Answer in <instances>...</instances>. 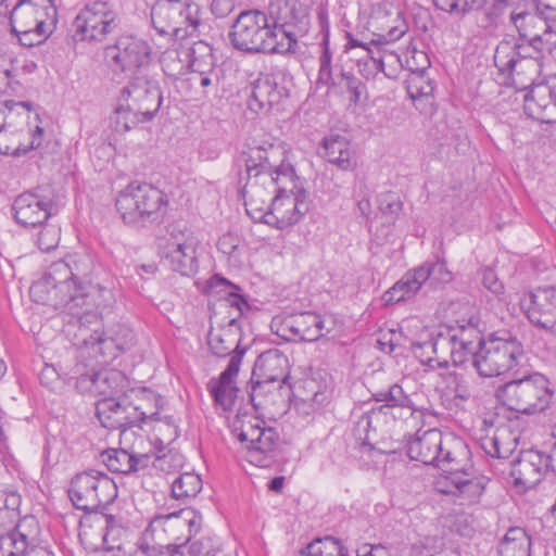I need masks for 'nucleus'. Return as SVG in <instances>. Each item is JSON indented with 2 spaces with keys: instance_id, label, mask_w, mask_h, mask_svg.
I'll list each match as a JSON object with an SVG mask.
<instances>
[{
  "instance_id": "nucleus-1",
  "label": "nucleus",
  "mask_w": 556,
  "mask_h": 556,
  "mask_svg": "<svg viewBox=\"0 0 556 556\" xmlns=\"http://www.w3.org/2000/svg\"><path fill=\"white\" fill-rule=\"evenodd\" d=\"M88 266L84 258L67 255L53 262L43 277L33 283L30 295L37 303L51 305L76 317L79 325H100V308L114 302L111 289L85 280Z\"/></svg>"
},
{
  "instance_id": "nucleus-2",
  "label": "nucleus",
  "mask_w": 556,
  "mask_h": 556,
  "mask_svg": "<svg viewBox=\"0 0 556 556\" xmlns=\"http://www.w3.org/2000/svg\"><path fill=\"white\" fill-rule=\"evenodd\" d=\"M538 54H523L511 45L501 41L494 53V65L500 74L516 88L530 90L525 94V113L532 119L551 124L556 122V75L545 83L533 84L540 74L541 61Z\"/></svg>"
},
{
  "instance_id": "nucleus-3",
  "label": "nucleus",
  "mask_w": 556,
  "mask_h": 556,
  "mask_svg": "<svg viewBox=\"0 0 556 556\" xmlns=\"http://www.w3.org/2000/svg\"><path fill=\"white\" fill-rule=\"evenodd\" d=\"M262 160L266 164L277 165L274 178L263 174L275 195L269 211L262 216L265 217V224L286 229L300 222L308 212L307 192L295 174L294 166L287 161L286 150L280 144L279 148H270Z\"/></svg>"
},
{
  "instance_id": "nucleus-4",
  "label": "nucleus",
  "mask_w": 556,
  "mask_h": 556,
  "mask_svg": "<svg viewBox=\"0 0 556 556\" xmlns=\"http://www.w3.org/2000/svg\"><path fill=\"white\" fill-rule=\"evenodd\" d=\"M270 148H279V144L252 140L243 146L233 160V170L238 177V188L244 200L245 211L254 220L263 223L265 217L262 215L267 214L274 199L273 188L266 182L263 174L266 173L274 178V172H277L276 164L269 165L262 160Z\"/></svg>"
},
{
  "instance_id": "nucleus-5",
  "label": "nucleus",
  "mask_w": 556,
  "mask_h": 556,
  "mask_svg": "<svg viewBox=\"0 0 556 556\" xmlns=\"http://www.w3.org/2000/svg\"><path fill=\"white\" fill-rule=\"evenodd\" d=\"M163 102L159 83L146 74L130 77L122 88L112 115L111 127L115 132L125 134L139 124L151 122Z\"/></svg>"
},
{
  "instance_id": "nucleus-6",
  "label": "nucleus",
  "mask_w": 556,
  "mask_h": 556,
  "mask_svg": "<svg viewBox=\"0 0 556 556\" xmlns=\"http://www.w3.org/2000/svg\"><path fill=\"white\" fill-rule=\"evenodd\" d=\"M264 54L295 53L309 28L308 8L299 0H269Z\"/></svg>"
},
{
  "instance_id": "nucleus-7",
  "label": "nucleus",
  "mask_w": 556,
  "mask_h": 556,
  "mask_svg": "<svg viewBox=\"0 0 556 556\" xmlns=\"http://www.w3.org/2000/svg\"><path fill=\"white\" fill-rule=\"evenodd\" d=\"M75 379V388L81 394L101 396L125 397V400L136 397L137 400H147L153 402L156 407H162V397L146 387H130V381L126 375L117 369L103 368L96 370L92 364H76L72 370V377Z\"/></svg>"
},
{
  "instance_id": "nucleus-8",
  "label": "nucleus",
  "mask_w": 556,
  "mask_h": 556,
  "mask_svg": "<svg viewBox=\"0 0 556 556\" xmlns=\"http://www.w3.org/2000/svg\"><path fill=\"white\" fill-rule=\"evenodd\" d=\"M468 444L453 432L439 429L418 430L406 443L410 459L431 465L440 470L466 466Z\"/></svg>"
},
{
  "instance_id": "nucleus-9",
  "label": "nucleus",
  "mask_w": 556,
  "mask_h": 556,
  "mask_svg": "<svg viewBox=\"0 0 556 556\" xmlns=\"http://www.w3.org/2000/svg\"><path fill=\"white\" fill-rule=\"evenodd\" d=\"M8 17L20 43L30 48L42 43L54 31L58 10L54 0H18Z\"/></svg>"
},
{
  "instance_id": "nucleus-10",
  "label": "nucleus",
  "mask_w": 556,
  "mask_h": 556,
  "mask_svg": "<svg viewBox=\"0 0 556 556\" xmlns=\"http://www.w3.org/2000/svg\"><path fill=\"white\" fill-rule=\"evenodd\" d=\"M495 395L509 410L532 415L549 406L553 391L548 379L542 374L534 372L498 387Z\"/></svg>"
},
{
  "instance_id": "nucleus-11",
  "label": "nucleus",
  "mask_w": 556,
  "mask_h": 556,
  "mask_svg": "<svg viewBox=\"0 0 556 556\" xmlns=\"http://www.w3.org/2000/svg\"><path fill=\"white\" fill-rule=\"evenodd\" d=\"M168 204L166 194L150 184L131 182L117 195L115 206L125 224L138 225L161 218Z\"/></svg>"
},
{
  "instance_id": "nucleus-12",
  "label": "nucleus",
  "mask_w": 556,
  "mask_h": 556,
  "mask_svg": "<svg viewBox=\"0 0 556 556\" xmlns=\"http://www.w3.org/2000/svg\"><path fill=\"white\" fill-rule=\"evenodd\" d=\"M522 357L519 340L508 331H497L481 342L473 367L481 377H495L518 366Z\"/></svg>"
},
{
  "instance_id": "nucleus-13",
  "label": "nucleus",
  "mask_w": 556,
  "mask_h": 556,
  "mask_svg": "<svg viewBox=\"0 0 556 556\" xmlns=\"http://www.w3.org/2000/svg\"><path fill=\"white\" fill-rule=\"evenodd\" d=\"M67 494L75 508L89 514L111 505L118 495V489L105 472L88 469L72 477Z\"/></svg>"
},
{
  "instance_id": "nucleus-14",
  "label": "nucleus",
  "mask_w": 556,
  "mask_h": 556,
  "mask_svg": "<svg viewBox=\"0 0 556 556\" xmlns=\"http://www.w3.org/2000/svg\"><path fill=\"white\" fill-rule=\"evenodd\" d=\"M103 59L114 75L132 77L151 64L153 51L150 43L136 35L123 34L103 49Z\"/></svg>"
},
{
  "instance_id": "nucleus-15",
  "label": "nucleus",
  "mask_w": 556,
  "mask_h": 556,
  "mask_svg": "<svg viewBox=\"0 0 556 556\" xmlns=\"http://www.w3.org/2000/svg\"><path fill=\"white\" fill-rule=\"evenodd\" d=\"M118 25L117 12L109 1L87 2L71 25V37L77 42H102Z\"/></svg>"
},
{
  "instance_id": "nucleus-16",
  "label": "nucleus",
  "mask_w": 556,
  "mask_h": 556,
  "mask_svg": "<svg viewBox=\"0 0 556 556\" xmlns=\"http://www.w3.org/2000/svg\"><path fill=\"white\" fill-rule=\"evenodd\" d=\"M160 408L147 400L110 396L98 401L96 414L104 428L126 429L148 419H157Z\"/></svg>"
},
{
  "instance_id": "nucleus-17",
  "label": "nucleus",
  "mask_w": 556,
  "mask_h": 556,
  "mask_svg": "<svg viewBox=\"0 0 556 556\" xmlns=\"http://www.w3.org/2000/svg\"><path fill=\"white\" fill-rule=\"evenodd\" d=\"M202 11L192 0H156L151 8V22L160 35L179 31L192 34L200 26Z\"/></svg>"
},
{
  "instance_id": "nucleus-18",
  "label": "nucleus",
  "mask_w": 556,
  "mask_h": 556,
  "mask_svg": "<svg viewBox=\"0 0 556 556\" xmlns=\"http://www.w3.org/2000/svg\"><path fill=\"white\" fill-rule=\"evenodd\" d=\"M445 476L446 489H440L442 493L450 494L459 505L478 504L485 491L489 479L482 475L475 473L471 459V451L467 447L466 466H455L442 470Z\"/></svg>"
},
{
  "instance_id": "nucleus-19",
  "label": "nucleus",
  "mask_w": 556,
  "mask_h": 556,
  "mask_svg": "<svg viewBox=\"0 0 556 556\" xmlns=\"http://www.w3.org/2000/svg\"><path fill=\"white\" fill-rule=\"evenodd\" d=\"M195 53L198 58L191 63L187 78L181 79V87H187L194 100L206 98L212 91H217L220 81V70L216 65L212 47L198 41Z\"/></svg>"
},
{
  "instance_id": "nucleus-20",
  "label": "nucleus",
  "mask_w": 556,
  "mask_h": 556,
  "mask_svg": "<svg viewBox=\"0 0 556 556\" xmlns=\"http://www.w3.org/2000/svg\"><path fill=\"white\" fill-rule=\"evenodd\" d=\"M267 22L268 11H242L236 17L229 33L232 47L249 54L264 53Z\"/></svg>"
},
{
  "instance_id": "nucleus-21",
  "label": "nucleus",
  "mask_w": 556,
  "mask_h": 556,
  "mask_svg": "<svg viewBox=\"0 0 556 556\" xmlns=\"http://www.w3.org/2000/svg\"><path fill=\"white\" fill-rule=\"evenodd\" d=\"M289 378L288 357L277 349L263 352L255 361L252 371V387L249 393L250 401L254 408L263 407L264 402L260 399L264 386L278 382L286 383Z\"/></svg>"
},
{
  "instance_id": "nucleus-22",
  "label": "nucleus",
  "mask_w": 556,
  "mask_h": 556,
  "mask_svg": "<svg viewBox=\"0 0 556 556\" xmlns=\"http://www.w3.org/2000/svg\"><path fill=\"white\" fill-rule=\"evenodd\" d=\"M332 318H327L317 313L303 312L281 319L274 318L271 327L275 332L286 341L315 342L331 331Z\"/></svg>"
},
{
  "instance_id": "nucleus-23",
  "label": "nucleus",
  "mask_w": 556,
  "mask_h": 556,
  "mask_svg": "<svg viewBox=\"0 0 556 556\" xmlns=\"http://www.w3.org/2000/svg\"><path fill=\"white\" fill-rule=\"evenodd\" d=\"M198 238L190 230L172 235L160 248V256L174 271L190 277L198 271Z\"/></svg>"
},
{
  "instance_id": "nucleus-24",
  "label": "nucleus",
  "mask_w": 556,
  "mask_h": 556,
  "mask_svg": "<svg viewBox=\"0 0 556 556\" xmlns=\"http://www.w3.org/2000/svg\"><path fill=\"white\" fill-rule=\"evenodd\" d=\"M520 307L531 324L556 334V287H538L525 293Z\"/></svg>"
},
{
  "instance_id": "nucleus-25",
  "label": "nucleus",
  "mask_w": 556,
  "mask_h": 556,
  "mask_svg": "<svg viewBox=\"0 0 556 556\" xmlns=\"http://www.w3.org/2000/svg\"><path fill=\"white\" fill-rule=\"evenodd\" d=\"M288 96L282 73H261L250 85L248 108L256 114L267 113Z\"/></svg>"
},
{
  "instance_id": "nucleus-26",
  "label": "nucleus",
  "mask_w": 556,
  "mask_h": 556,
  "mask_svg": "<svg viewBox=\"0 0 556 556\" xmlns=\"http://www.w3.org/2000/svg\"><path fill=\"white\" fill-rule=\"evenodd\" d=\"M264 420L251 417L242 421L238 439L245 442L250 453L251 462L265 466L264 458L271 456L279 442L278 432L271 427H264Z\"/></svg>"
},
{
  "instance_id": "nucleus-27",
  "label": "nucleus",
  "mask_w": 556,
  "mask_h": 556,
  "mask_svg": "<svg viewBox=\"0 0 556 556\" xmlns=\"http://www.w3.org/2000/svg\"><path fill=\"white\" fill-rule=\"evenodd\" d=\"M89 325H79L78 357L84 359L88 357L98 365L115 358L122 350L121 344L112 337L105 336L101 330V323L99 326L94 325L93 329H89Z\"/></svg>"
},
{
  "instance_id": "nucleus-28",
  "label": "nucleus",
  "mask_w": 556,
  "mask_h": 556,
  "mask_svg": "<svg viewBox=\"0 0 556 556\" xmlns=\"http://www.w3.org/2000/svg\"><path fill=\"white\" fill-rule=\"evenodd\" d=\"M12 211L16 223L24 227H36L42 225L56 210L47 195L28 191L15 198Z\"/></svg>"
},
{
  "instance_id": "nucleus-29",
  "label": "nucleus",
  "mask_w": 556,
  "mask_h": 556,
  "mask_svg": "<svg viewBox=\"0 0 556 556\" xmlns=\"http://www.w3.org/2000/svg\"><path fill=\"white\" fill-rule=\"evenodd\" d=\"M241 363L242 353L238 352L229 359L227 367L219 375L218 379H213L208 383L215 405L223 412H230L233 408L239 391L236 386V378L239 374Z\"/></svg>"
},
{
  "instance_id": "nucleus-30",
  "label": "nucleus",
  "mask_w": 556,
  "mask_h": 556,
  "mask_svg": "<svg viewBox=\"0 0 556 556\" xmlns=\"http://www.w3.org/2000/svg\"><path fill=\"white\" fill-rule=\"evenodd\" d=\"M439 376L443 405L450 410L464 408L472 395L469 378L455 370L443 371Z\"/></svg>"
},
{
  "instance_id": "nucleus-31",
  "label": "nucleus",
  "mask_w": 556,
  "mask_h": 556,
  "mask_svg": "<svg viewBox=\"0 0 556 556\" xmlns=\"http://www.w3.org/2000/svg\"><path fill=\"white\" fill-rule=\"evenodd\" d=\"M545 454L536 450L521 452L518 460L513 467L511 476L515 484L525 488H533L548 471Z\"/></svg>"
},
{
  "instance_id": "nucleus-32",
  "label": "nucleus",
  "mask_w": 556,
  "mask_h": 556,
  "mask_svg": "<svg viewBox=\"0 0 556 556\" xmlns=\"http://www.w3.org/2000/svg\"><path fill=\"white\" fill-rule=\"evenodd\" d=\"M320 154L341 170H354L357 155L351 141L343 135L330 134L323 139Z\"/></svg>"
},
{
  "instance_id": "nucleus-33",
  "label": "nucleus",
  "mask_w": 556,
  "mask_h": 556,
  "mask_svg": "<svg viewBox=\"0 0 556 556\" xmlns=\"http://www.w3.org/2000/svg\"><path fill=\"white\" fill-rule=\"evenodd\" d=\"M43 136V128L36 126L31 135L16 131L9 127L0 126V153L4 155L18 156L31 149L40 147Z\"/></svg>"
},
{
  "instance_id": "nucleus-34",
  "label": "nucleus",
  "mask_w": 556,
  "mask_h": 556,
  "mask_svg": "<svg viewBox=\"0 0 556 556\" xmlns=\"http://www.w3.org/2000/svg\"><path fill=\"white\" fill-rule=\"evenodd\" d=\"M197 48L198 41L192 45L180 42L177 47L167 49L161 59L164 74L174 79H180L181 76L188 75L191 63L198 58Z\"/></svg>"
},
{
  "instance_id": "nucleus-35",
  "label": "nucleus",
  "mask_w": 556,
  "mask_h": 556,
  "mask_svg": "<svg viewBox=\"0 0 556 556\" xmlns=\"http://www.w3.org/2000/svg\"><path fill=\"white\" fill-rule=\"evenodd\" d=\"M321 41H320V53L318 56V73L316 78V87H327L328 89L336 90L339 79L341 78V68L333 66L332 56L333 53L330 49L329 43V26L328 22L321 20Z\"/></svg>"
},
{
  "instance_id": "nucleus-36",
  "label": "nucleus",
  "mask_w": 556,
  "mask_h": 556,
  "mask_svg": "<svg viewBox=\"0 0 556 556\" xmlns=\"http://www.w3.org/2000/svg\"><path fill=\"white\" fill-rule=\"evenodd\" d=\"M240 326L236 317H231L228 321L227 328L222 329L219 332L210 331L207 336V344L211 352L217 357L230 356V358L238 352L245 354L247 349L240 346Z\"/></svg>"
},
{
  "instance_id": "nucleus-37",
  "label": "nucleus",
  "mask_w": 556,
  "mask_h": 556,
  "mask_svg": "<svg viewBox=\"0 0 556 556\" xmlns=\"http://www.w3.org/2000/svg\"><path fill=\"white\" fill-rule=\"evenodd\" d=\"M101 460L111 472L130 475L148 468L149 457L124 448H109L101 453Z\"/></svg>"
},
{
  "instance_id": "nucleus-38",
  "label": "nucleus",
  "mask_w": 556,
  "mask_h": 556,
  "mask_svg": "<svg viewBox=\"0 0 556 556\" xmlns=\"http://www.w3.org/2000/svg\"><path fill=\"white\" fill-rule=\"evenodd\" d=\"M372 396L376 402H384L386 404L363 415L358 421V427L364 426L365 428H371L374 418L378 417L384 409L391 407L414 409V402L410 396L397 383L391 384L387 390L376 392Z\"/></svg>"
},
{
  "instance_id": "nucleus-39",
  "label": "nucleus",
  "mask_w": 556,
  "mask_h": 556,
  "mask_svg": "<svg viewBox=\"0 0 556 556\" xmlns=\"http://www.w3.org/2000/svg\"><path fill=\"white\" fill-rule=\"evenodd\" d=\"M207 288L212 293H220L228 306L237 312V319L248 314L251 305L242 294L239 286L218 275L212 276L207 281Z\"/></svg>"
},
{
  "instance_id": "nucleus-40",
  "label": "nucleus",
  "mask_w": 556,
  "mask_h": 556,
  "mask_svg": "<svg viewBox=\"0 0 556 556\" xmlns=\"http://www.w3.org/2000/svg\"><path fill=\"white\" fill-rule=\"evenodd\" d=\"M31 109L30 102L7 100L0 103V126L14 129V134L22 131L31 135V130L27 129Z\"/></svg>"
},
{
  "instance_id": "nucleus-41",
  "label": "nucleus",
  "mask_w": 556,
  "mask_h": 556,
  "mask_svg": "<svg viewBox=\"0 0 556 556\" xmlns=\"http://www.w3.org/2000/svg\"><path fill=\"white\" fill-rule=\"evenodd\" d=\"M531 538L521 527H510L497 544L498 556H530Z\"/></svg>"
},
{
  "instance_id": "nucleus-42",
  "label": "nucleus",
  "mask_w": 556,
  "mask_h": 556,
  "mask_svg": "<svg viewBox=\"0 0 556 556\" xmlns=\"http://www.w3.org/2000/svg\"><path fill=\"white\" fill-rule=\"evenodd\" d=\"M34 518H24L22 521L2 530L5 544L11 556H23L33 546L27 527L35 525Z\"/></svg>"
},
{
  "instance_id": "nucleus-43",
  "label": "nucleus",
  "mask_w": 556,
  "mask_h": 556,
  "mask_svg": "<svg viewBox=\"0 0 556 556\" xmlns=\"http://www.w3.org/2000/svg\"><path fill=\"white\" fill-rule=\"evenodd\" d=\"M419 275V267L408 270L384 293L383 299L386 303H397L415 295L420 290L421 286L426 283Z\"/></svg>"
},
{
  "instance_id": "nucleus-44",
  "label": "nucleus",
  "mask_w": 556,
  "mask_h": 556,
  "mask_svg": "<svg viewBox=\"0 0 556 556\" xmlns=\"http://www.w3.org/2000/svg\"><path fill=\"white\" fill-rule=\"evenodd\" d=\"M202 488V479L198 473L184 472L174 479L170 491L175 500L187 503L194 498Z\"/></svg>"
},
{
  "instance_id": "nucleus-45",
  "label": "nucleus",
  "mask_w": 556,
  "mask_h": 556,
  "mask_svg": "<svg viewBox=\"0 0 556 556\" xmlns=\"http://www.w3.org/2000/svg\"><path fill=\"white\" fill-rule=\"evenodd\" d=\"M507 434L506 429H497L493 435L484 437L480 441V446L484 453L493 458H507L516 446V439L504 442Z\"/></svg>"
},
{
  "instance_id": "nucleus-46",
  "label": "nucleus",
  "mask_w": 556,
  "mask_h": 556,
  "mask_svg": "<svg viewBox=\"0 0 556 556\" xmlns=\"http://www.w3.org/2000/svg\"><path fill=\"white\" fill-rule=\"evenodd\" d=\"M21 495L11 489L0 488V528H8L18 518Z\"/></svg>"
},
{
  "instance_id": "nucleus-47",
  "label": "nucleus",
  "mask_w": 556,
  "mask_h": 556,
  "mask_svg": "<svg viewBox=\"0 0 556 556\" xmlns=\"http://www.w3.org/2000/svg\"><path fill=\"white\" fill-rule=\"evenodd\" d=\"M510 18L517 28L519 36L527 41H531L536 34L541 31V28L546 26V21L542 18L538 12L513 13Z\"/></svg>"
},
{
  "instance_id": "nucleus-48",
  "label": "nucleus",
  "mask_w": 556,
  "mask_h": 556,
  "mask_svg": "<svg viewBox=\"0 0 556 556\" xmlns=\"http://www.w3.org/2000/svg\"><path fill=\"white\" fill-rule=\"evenodd\" d=\"M433 346L431 349L434 350V367L447 369L450 366V361L452 362V349L454 348V339L448 330L439 331L432 333Z\"/></svg>"
},
{
  "instance_id": "nucleus-49",
  "label": "nucleus",
  "mask_w": 556,
  "mask_h": 556,
  "mask_svg": "<svg viewBox=\"0 0 556 556\" xmlns=\"http://www.w3.org/2000/svg\"><path fill=\"white\" fill-rule=\"evenodd\" d=\"M338 91L349 93L350 103L356 105L367 98L366 85L357 78L352 72L341 68V78L339 79Z\"/></svg>"
},
{
  "instance_id": "nucleus-50",
  "label": "nucleus",
  "mask_w": 556,
  "mask_h": 556,
  "mask_svg": "<svg viewBox=\"0 0 556 556\" xmlns=\"http://www.w3.org/2000/svg\"><path fill=\"white\" fill-rule=\"evenodd\" d=\"M341 541L338 539L326 535L324 538H316L303 548L299 551L296 556H334L336 553L341 551Z\"/></svg>"
},
{
  "instance_id": "nucleus-51",
  "label": "nucleus",
  "mask_w": 556,
  "mask_h": 556,
  "mask_svg": "<svg viewBox=\"0 0 556 556\" xmlns=\"http://www.w3.org/2000/svg\"><path fill=\"white\" fill-rule=\"evenodd\" d=\"M434 86L425 73H413L407 80V92L414 102L425 100L431 103Z\"/></svg>"
},
{
  "instance_id": "nucleus-52",
  "label": "nucleus",
  "mask_w": 556,
  "mask_h": 556,
  "mask_svg": "<svg viewBox=\"0 0 556 556\" xmlns=\"http://www.w3.org/2000/svg\"><path fill=\"white\" fill-rule=\"evenodd\" d=\"M307 393L301 397V408L308 414L311 412L321 409L330 401V393L326 388L321 389L316 381L306 382Z\"/></svg>"
},
{
  "instance_id": "nucleus-53",
  "label": "nucleus",
  "mask_w": 556,
  "mask_h": 556,
  "mask_svg": "<svg viewBox=\"0 0 556 556\" xmlns=\"http://www.w3.org/2000/svg\"><path fill=\"white\" fill-rule=\"evenodd\" d=\"M448 330L454 341L462 342L463 344L466 343L469 345H475L479 349L481 346V342H484L485 339L481 336L478 325L473 323V318H470L466 323L448 327Z\"/></svg>"
},
{
  "instance_id": "nucleus-54",
  "label": "nucleus",
  "mask_w": 556,
  "mask_h": 556,
  "mask_svg": "<svg viewBox=\"0 0 556 556\" xmlns=\"http://www.w3.org/2000/svg\"><path fill=\"white\" fill-rule=\"evenodd\" d=\"M418 267L420 270L419 277H421L425 282L429 281L431 286L437 287L439 285L446 283L452 279V274L447 269L444 261L426 262Z\"/></svg>"
},
{
  "instance_id": "nucleus-55",
  "label": "nucleus",
  "mask_w": 556,
  "mask_h": 556,
  "mask_svg": "<svg viewBox=\"0 0 556 556\" xmlns=\"http://www.w3.org/2000/svg\"><path fill=\"white\" fill-rule=\"evenodd\" d=\"M358 71L362 76L366 79L375 78L378 73H383L386 77H391L384 70V63L382 56L374 50H368L366 54H363L357 61Z\"/></svg>"
},
{
  "instance_id": "nucleus-56",
  "label": "nucleus",
  "mask_w": 556,
  "mask_h": 556,
  "mask_svg": "<svg viewBox=\"0 0 556 556\" xmlns=\"http://www.w3.org/2000/svg\"><path fill=\"white\" fill-rule=\"evenodd\" d=\"M529 45L532 47V50L540 58L543 53H551L554 49H556V29L553 25L546 22V26L541 28V31L536 34V36L529 41Z\"/></svg>"
},
{
  "instance_id": "nucleus-57",
  "label": "nucleus",
  "mask_w": 556,
  "mask_h": 556,
  "mask_svg": "<svg viewBox=\"0 0 556 556\" xmlns=\"http://www.w3.org/2000/svg\"><path fill=\"white\" fill-rule=\"evenodd\" d=\"M488 0H433L434 5L444 12L456 15L481 9Z\"/></svg>"
},
{
  "instance_id": "nucleus-58",
  "label": "nucleus",
  "mask_w": 556,
  "mask_h": 556,
  "mask_svg": "<svg viewBox=\"0 0 556 556\" xmlns=\"http://www.w3.org/2000/svg\"><path fill=\"white\" fill-rule=\"evenodd\" d=\"M378 206L381 214L390 220H395L403 210V203L394 192L381 193L378 197Z\"/></svg>"
},
{
  "instance_id": "nucleus-59",
  "label": "nucleus",
  "mask_w": 556,
  "mask_h": 556,
  "mask_svg": "<svg viewBox=\"0 0 556 556\" xmlns=\"http://www.w3.org/2000/svg\"><path fill=\"white\" fill-rule=\"evenodd\" d=\"M60 236L61 230L59 227L55 225L46 224L37 235L36 244L41 251L49 252L58 247Z\"/></svg>"
},
{
  "instance_id": "nucleus-60",
  "label": "nucleus",
  "mask_w": 556,
  "mask_h": 556,
  "mask_svg": "<svg viewBox=\"0 0 556 556\" xmlns=\"http://www.w3.org/2000/svg\"><path fill=\"white\" fill-rule=\"evenodd\" d=\"M431 346H433L432 333L428 340L414 342L412 344V351L415 357L424 366H427L430 369H438V367H434V350L431 349Z\"/></svg>"
},
{
  "instance_id": "nucleus-61",
  "label": "nucleus",
  "mask_w": 556,
  "mask_h": 556,
  "mask_svg": "<svg viewBox=\"0 0 556 556\" xmlns=\"http://www.w3.org/2000/svg\"><path fill=\"white\" fill-rule=\"evenodd\" d=\"M144 455L149 457L148 467L152 466L155 470L163 473H169L180 465L178 455L172 452H167L162 455H156L154 453H147Z\"/></svg>"
},
{
  "instance_id": "nucleus-62",
  "label": "nucleus",
  "mask_w": 556,
  "mask_h": 556,
  "mask_svg": "<svg viewBox=\"0 0 556 556\" xmlns=\"http://www.w3.org/2000/svg\"><path fill=\"white\" fill-rule=\"evenodd\" d=\"M20 87L12 75V64L0 55V94L15 93Z\"/></svg>"
},
{
  "instance_id": "nucleus-63",
  "label": "nucleus",
  "mask_w": 556,
  "mask_h": 556,
  "mask_svg": "<svg viewBox=\"0 0 556 556\" xmlns=\"http://www.w3.org/2000/svg\"><path fill=\"white\" fill-rule=\"evenodd\" d=\"M187 543L188 545H198L195 551H193V556H216L220 552L218 542H214V540L208 536L193 541L189 538Z\"/></svg>"
},
{
  "instance_id": "nucleus-64",
  "label": "nucleus",
  "mask_w": 556,
  "mask_h": 556,
  "mask_svg": "<svg viewBox=\"0 0 556 556\" xmlns=\"http://www.w3.org/2000/svg\"><path fill=\"white\" fill-rule=\"evenodd\" d=\"M410 556H460L459 553L451 547L434 548L424 544H414L410 548Z\"/></svg>"
}]
</instances>
